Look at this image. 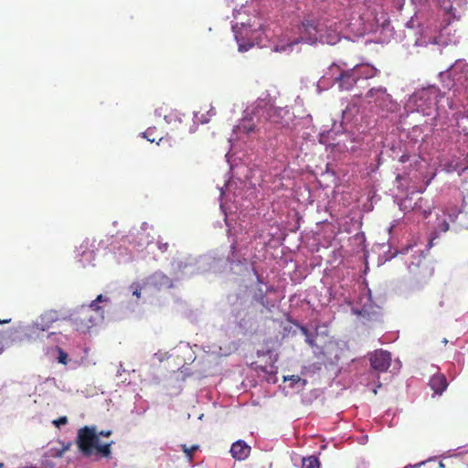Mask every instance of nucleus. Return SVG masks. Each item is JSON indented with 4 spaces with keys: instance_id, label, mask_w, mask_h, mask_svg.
I'll return each mask as SVG.
<instances>
[{
    "instance_id": "4",
    "label": "nucleus",
    "mask_w": 468,
    "mask_h": 468,
    "mask_svg": "<svg viewBox=\"0 0 468 468\" xmlns=\"http://www.w3.org/2000/svg\"><path fill=\"white\" fill-rule=\"evenodd\" d=\"M441 97V90L434 86H430L417 91L413 96V100L417 111L423 115L429 116L436 109Z\"/></svg>"
},
{
    "instance_id": "40",
    "label": "nucleus",
    "mask_w": 468,
    "mask_h": 468,
    "mask_svg": "<svg viewBox=\"0 0 468 468\" xmlns=\"http://www.w3.org/2000/svg\"><path fill=\"white\" fill-rule=\"evenodd\" d=\"M2 351H3V349H2V348H0V353H2Z\"/></svg>"
},
{
    "instance_id": "2",
    "label": "nucleus",
    "mask_w": 468,
    "mask_h": 468,
    "mask_svg": "<svg viewBox=\"0 0 468 468\" xmlns=\"http://www.w3.org/2000/svg\"><path fill=\"white\" fill-rule=\"evenodd\" d=\"M299 37L292 44L304 42L307 44H315L321 42L323 44L334 45L338 40L336 32L329 28L323 21L306 16L303 19L298 27Z\"/></svg>"
},
{
    "instance_id": "19",
    "label": "nucleus",
    "mask_w": 468,
    "mask_h": 468,
    "mask_svg": "<svg viewBox=\"0 0 468 468\" xmlns=\"http://www.w3.org/2000/svg\"><path fill=\"white\" fill-rule=\"evenodd\" d=\"M61 447L60 448H53L51 450L52 453H51V456L52 457H56V458H61L64 453L66 452H68L71 446V442H68V443H64L62 441H59Z\"/></svg>"
},
{
    "instance_id": "39",
    "label": "nucleus",
    "mask_w": 468,
    "mask_h": 468,
    "mask_svg": "<svg viewBox=\"0 0 468 468\" xmlns=\"http://www.w3.org/2000/svg\"><path fill=\"white\" fill-rule=\"evenodd\" d=\"M0 468H5L4 463H0Z\"/></svg>"
},
{
    "instance_id": "11",
    "label": "nucleus",
    "mask_w": 468,
    "mask_h": 468,
    "mask_svg": "<svg viewBox=\"0 0 468 468\" xmlns=\"http://www.w3.org/2000/svg\"><path fill=\"white\" fill-rule=\"evenodd\" d=\"M148 282L154 289L161 291L164 289H171L174 287L173 281L161 271H155L149 278Z\"/></svg>"
},
{
    "instance_id": "38",
    "label": "nucleus",
    "mask_w": 468,
    "mask_h": 468,
    "mask_svg": "<svg viewBox=\"0 0 468 468\" xmlns=\"http://www.w3.org/2000/svg\"><path fill=\"white\" fill-rule=\"evenodd\" d=\"M439 468H445V464L442 462H440Z\"/></svg>"
},
{
    "instance_id": "18",
    "label": "nucleus",
    "mask_w": 468,
    "mask_h": 468,
    "mask_svg": "<svg viewBox=\"0 0 468 468\" xmlns=\"http://www.w3.org/2000/svg\"><path fill=\"white\" fill-rule=\"evenodd\" d=\"M424 202H426V200L422 197H420L418 201L415 202L411 209L413 211L420 212L425 218H427L431 214V210L430 207H428V209L422 207V203Z\"/></svg>"
},
{
    "instance_id": "1",
    "label": "nucleus",
    "mask_w": 468,
    "mask_h": 468,
    "mask_svg": "<svg viewBox=\"0 0 468 468\" xmlns=\"http://www.w3.org/2000/svg\"><path fill=\"white\" fill-rule=\"evenodd\" d=\"M112 433L110 430L98 432L94 426H84L78 431L76 444L84 457L95 455L108 459L112 454L113 441L101 444L99 436L110 437Z\"/></svg>"
},
{
    "instance_id": "29",
    "label": "nucleus",
    "mask_w": 468,
    "mask_h": 468,
    "mask_svg": "<svg viewBox=\"0 0 468 468\" xmlns=\"http://www.w3.org/2000/svg\"><path fill=\"white\" fill-rule=\"evenodd\" d=\"M131 288L133 289V295L140 298L142 287L139 284H132Z\"/></svg>"
},
{
    "instance_id": "27",
    "label": "nucleus",
    "mask_w": 468,
    "mask_h": 468,
    "mask_svg": "<svg viewBox=\"0 0 468 468\" xmlns=\"http://www.w3.org/2000/svg\"><path fill=\"white\" fill-rule=\"evenodd\" d=\"M58 361L64 365H66L68 362V354L64 352L61 348H58Z\"/></svg>"
},
{
    "instance_id": "22",
    "label": "nucleus",
    "mask_w": 468,
    "mask_h": 468,
    "mask_svg": "<svg viewBox=\"0 0 468 468\" xmlns=\"http://www.w3.org/2000/svg\"><path fill=\"white\" fill-rule=\"evenodd\" d=\"M182 450L186 453L189 462L193 460V453L198 449L197 445H193L191 447H187L186 444H182Z\"/></svg>"
},
{
    "instance_id": "20",
    "label": "nucleus",
    "mask_w": 468,
    "mask_h": 468,
    "mask_svg": "<svg viewBox=\"0 0 468 468\" xmlns=\"http://www.w3.org/2000/svg\"><path fill=\"white\" fill-rule=\"evenodd\" d=\"M320 463L315 456H309L303 459V468H319Z\"/></svg>"
},
{
    "instance_id": "25",
    "label": "nucleus",
    "mask_w": 468,
    "mask_h": 468,
    "mask_svg": "<svg viewBox=\"0 0 468 468\" xmlns=\"http://www.w3.org/2000/svg\"><path fill=\"white\" fill-rule=\"evenodd\" d=\"M236 39L239 43V50L240 52L248 51L250 48L253 47V43H251V42H240V40L237 35H236Z\"/></svg>"
},
{
    "instance_id": "8",
    "label": "nucleus",
    "mask_w": 468,
    "mask_h": 468,
    "mask_svg": "<svg viewBox=\"0 0 468 468\" xmlns=\"http://www.w3.org/2000/svg\"><path fill=\"white\" fill-rule=\"evenodd\" d=\"M61 319L58 311L48 310L43 313L34 323L33 328L35 331H48L52 327V324Z\"/></svg>"
},
{
    "instance_id": "26",
    "label": "nucleus",
    "mask_w": 468,
    "mask_h": 468,
    "mask_svg": "<svg viewBox=\"0 0 468 468\" xmlns=\"http://www.w3.org/2000/svg\"><path fill=\"white\" fill-rule=\"evenodd\" d=\"M85 308H90L92 309V314L95 315L101 316V308L98 305V303L93 300L89 306H85Z\"/></svg>"
},
{
    "instance_id": "14",
    "label": "nucleus",
    "mask_w": 468,
    "mask_h": 468,
    "mask_svg": "<svg viewBox=\"0 0 468 468\" xmlns=\"http://www.w3.org/2000/svg\"><path fill=\"white\" fill-rule=\"evenodd\" d=\"M429 385L437 395H441L448 387V382L444 375L436 374L430 379Z\"/></svg>"
},
{
    "instance_id": "35",
    "label": "nucleus",
    "mask_w": 468,
    "mask_h": 468,
    "mask_svg": "<svg viewBox=\"0 0 468 468\" xmlns=\"http://www.w3.org/2000/svg\"><path fill=\"white\" fill-rule=\"evenodd\" d=\"M423 463H420L414 465H407L404 468H419Z\"/></svg>"
},
{
    "instance_id": "13",
    "label": "nucleus",
    "mask_w": 468,
    "mask_h": 468,
    "mask_svg": "<svg viewBox=\"0 0 468 468\" xmlns=\"http://www.w3.org/2000/svg\"><path fill=\"white\" fill-rule=\"evenodd\" d=\"M250 446L242 440H239L232 443L230 448L231 456L237 461H244L250 454Z\"/></svg>"
},
{
    "instance_id": "6",
    "label": "nucleus",
    "mask_w": 468,
    "mask_h": 468,
    "mask_svg": "<svg viewBox=\"0 0 468 468\" xmlns=\"http://www.w3.org/2000/svg\"><path fill=\"white\" fill-rule=\"evenodd\" d=\"M72 320L76 330L86 333L96 324L97 316L92 314V309L81 306L72 314Z\"/></svg>"
},
{
    "instance_id": "23",
    "label": "nucleus",
    "mask_w": 468,
    "mask_h": 468,
    "mask_svg": "<svg viewBox=\"0 0 468 468\" xmlns=\"http://www.w3.org/2000/svg\"><path fill=\"white\" fill-rule=\"evenodd\" d=\"M239 129L246 133H250L254 132L255 125L250 121H243V122L239 125Z\"/></svg>"
},
{
    "instance_id": "15",
    "label": "nucleus",
    "mask_w": 468,
    "mask_h": 468,
    "mask_svg": "<svg viewBox=\"0 0 468 468\" xmlns=\"http://www.w3.org/2000/svg\"><path fill=\"white\" fill-rule=\"evenodd\" d=\"M353 312L361 317L363 324H367V322L371 321H378L380 317V314L378 311H370L367 306H364L361 310L354 309Z\"/></svg>"
},
{
    "instance_id": "34",
    "label": "nucleus",
    "mask_w": 468,
    "mask_h": 468,
    "mask_svg": "<svg viewBox=\"0 0 468 468\" xmlns=\"http://www.w3.org/2000/svg\"><path fill=\"white\" fill-rule=\"evenodd\" d=\"M409 160V156L407 154H403L400 156L399 161L401 163H406Z\"/></svg>"
},
{
    "instance_id": "17",
    "label": "nucleus",
    "mask_w": 468,
    "mask_h": 468,
    "mask_svg": "<svg viewBox=\"0 0 468 468\" xmlns=\"http://www.w3.org/2000/svg\"><path fill=\"white\" fill-rule=\"evenodd\" d=\"M144 137L151 143L157 142V144L163 139L161 133L155 127H149L144 133Z\"/></svg>"
},
{
    "instance_id": "7",
    "label": "nucleus",
    "mask_w": 468,
    "mask_h": 468,
    "mask_svg": "<svg viewBox=\"0 0 468 468\" xmlns=\"http://www.w3.org/2000/svg\"><path fill=\"white\" fill-rule=\"evenodd\" d=\"M372 368L379 372H386L391 364V355L382 349L374 351L369 357Z\"/></svg>"
},
{
    "instance_id": "16",
    "label": "nucleus",
    "mask_w": 468,
    "mask_h": 468,
    "mask_svg": "<svg viewBox=\"0 0 468 468\" xmlns=\"http://www.w3.org/2000/svg\"><path fill=\"white\" fill-rule=\"evenodd\" d=\"M442 88L448 90H459L460 87L457 85L456 80H454L453 74H452V67L449 70L440 74Z\"/></svg>"
},
{
    "instance_id": "3",
    "label": "nucleus",
    "mask_w": 468,
    "mask_h": 468,
    "mask_svg": "<svg viewBox=\"0 0 468 468\" xmlns=\"http://www.w3.org/2000/svg\"><path fill=\"white\" fill-rule=\"evenodd\" d=\"M365 67H354L350 69H342L339 65L332 64L328 71L322 77L320 81L324 83L326 80H331L333 83H337L341 90H348L354 87L362 76V69Z\"/></svg>"
},
{
    "instance_id": "5",
    "label": "nucleus",
    "mask_w": 468,
    "mask_h": 468,
    "mask_svg": "<svg viewBox=\"0 0 468 468\" xmlns=\"http://www.w3.org/2000/svg\"><path fill=\"white\" fill-rule=\"evenodd\" d=\"M269 121L280 128L292 129L294 113L288 107H272L268 112Z\"/></svg>"
},
{
    "instance_id": "21",
    "label": "nucleus",
    "mask_w": 468,
    "mask_h": 468,
    "mask_svg": "<svg viewBox=\"0 0 468 468\" xmlns=\"http://www.w3.org/2000/svg\"><path fill=\"white\" fill-rule=\"evenodd\" d=\"M449 230V222L443 218H438V223L435 228L436 233H444Z\"/></svg>"
},
{
    "instance_id": "37",
    "label": "nucleus",
    "mask_w": 468,
    "mask_h": 468,
    "mask_svg": "<svg viewBox=\"0 0 468 468\" xmlns=\"http://www.w3.org/2000/svg\"><path fill=\"white\" fill-rule=\"evenodd\" d=\"M10 321H11V319H5V320L0 319V324H7Z\"/></svg>"
},
{
    "instance_id": "33",
    "label": "nucleus",
    "mask_w": 468,
    "mask_h": 468,
    "mask_svg": "<svg viewBox=\"0 0 468 468\" xmlns=\"http://www.w3.org/2000/svg\"><path fill=\"white\" fill-rule=\"evenodd\" d=\"M261 371L264 372V373H268V374H271L273 376H275L276 374V371H273L272 369L271 371L267 370L265 367H261Z\"/></svg>"
},
{
    "instance_id": "32",
    "label": "nucleus",
    "mask_w": 468,
    "mask_h": 468,
    "mask_svg": "<svg viewBox=\"0 0 468 468\" xmlns=\"http://www.w3.org/2000/svg\"><path fill=\"white\" fill-rule=\"evenodd\" d=\"M95 301L99 303H101V302H104L106 301V299L103 297L102 294H100L96 297Z\"/></svg>"
},
{
    "instance_id": "30",
    "label": "nucleus",
    "mask_w": 468,
    "mask_h": 468,
    "mask_svg": "<svg viewBox=\"0 0 468 468\" xmlns=\"http://www.w3.org/2000/svg\"><path fill=\"white\" fill-rule=\"evenodd\" d=\"M288 380H291L292 383H298L299 381H301V378L299 376H296V375H292V376H288V377H284L283 378V381L286 382Z\"/></svg>"
},
{
    "instance_id": "10",
    "label": "nucleus",
    "mask_w": 468,
    "mask_h": 468,
    "mask_svg": "<svg viewBox=\"0 0 468 468\" xmlns=\"http://www.w3.org/2000/svg\"><path fill=\"white\" fill-rule=\"evenodd\" d=\"M390 95L383 87L372 88L366 94L368 103H374L377 107H383L388 101Z\"/></svg>"
},
{
    "instance_id": "12",
    "label": "nucleus",
    "mask_w": 468,
    "mask_h": 468,
    "mask_svg": "<svg viewBox=\"0 0 468 468\" xmlns=\"http://www.w3.org/2000/svg\"><path fill=\"white\" fill-rule=\"evenodd\" d=\"M453 32H456V30H453ZM457 38L458 37L455 36V33L452 34L450 22H448V24L445 27H442L441 28L439 35L433 38L431 43L441 46H447L452 43H457Z\"/></svg>"
},
{
    "instance_id": "9",
    "label": "nucleus",
    "mask_w": 468,
    "mask_h": 468,
    "mask_svg": "<svg viewBox=\"0 0 468 468\" xmlns=\"http://www.w3.org/2000/svg\"><path fill=\"white\" fill-rule=\"evenodd\" d=\"M452 74L460 89H468V63L461 59L456 60L452 66Z\"/></svg>"
},
{
    "instance_id": "36",
    "label": "nucleus",
    "mask_w": 468,
    "mask_h": 468,
    "mask_svg": "<svg viewBox=\"0 0 468 468\" xmlns=\"http://www.w3.org/2000/svg\"><path fill=\"white\" fill-rule=\"evenodd\" d=\"M408 201H410V199L406 198V199L402 202L401 206H403L405 208H407V207H408V205H407Z\"/></svg>"
},
{
    "instance_id": "28",
    "label": "nucleus",
    "mask_w": 468,
    "mask_h": 468,
    "mask_svg": "<svg viewBox=\"0 0 468 468\" xmlns=\"http://www.w3.org/2000/svg\"><path fill=\"white\" fill-rule=\"evenodd\" d=\"M52 423L59 428L61 425H66L68 423V418L66 416L60 417L57 420H54Z\"/></svg>"
},
{
    "instance_id": "24",
    "label": "nucleus",
    "mask_w": 468,
    "mask_h": 468,
    "mask_svg": "<svg viewBox=\"0 0 468 468\" xmlns=\"http://www.w3.org/2000/svg\"><path fill=\"white\" fill-rule=\"evenodd\" d=\"M301 332L302 334L305 336V342L312 347H314L315 346V343H314V336L310 334L309 330L304 327V326H302L301 327Z\"/></svg>"
},
{
    "instance_id": "31",
    "label": "nucleus",
    "mask_w": 468,
    "mask_h": 468,
    "mask_svg": "<svg viewBox=\"0 0 468 468\" xmlns=\"http://www.w3.org/2000/svg\"><path fill=\"white\" fill-rule=\"evenodd\" d=\"M449 16H452L453 18L455 19H459L460 18V16H457L454 12V9L453 7L451 5L450 9H449V12H448Z\"/></svg>"
}]
</instances>
